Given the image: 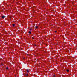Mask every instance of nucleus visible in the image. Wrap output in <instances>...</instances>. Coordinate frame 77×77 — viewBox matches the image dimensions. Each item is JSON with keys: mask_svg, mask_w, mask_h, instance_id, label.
Here are the masks:
<instances>
[{"mask_svg": "<svg viewBox=\"0 0 77 77\" xmlns=\"http://www.w3.org/2000/svg\"><path fill=\"white\" fill-rule=\"evenodd\" d=\"M29 34H32V32H31L29 31Z\"/></svg>", "mask_w": 77, "mask_h": 77, "instance_id": "3", "label": "nucleus"}, {"mask_svg": "<svg viewBox=\"0 0 77 77\" xmlns=\"http://www.w3.org/2000/svg\"><path fill=\"white\" fill-rule=\"evenodd\" d=\"M15 24H13V27H14V26H15Z\"/></svg>", "mask_w": 77, "mask_h": 77, "instance_id": "5", "label": "nucleus"}, {"mask_svg": "<svg viewBox=\"0 0 77 77\" xmlns=\"http://www.w3.org/2000/svg\"><path fill=\"white\" fill-rule=\"evenodd\" d=\"M57 32V31H55V32Z\"/></svg>", "mask_w": 77, "mask_h": 77, "instance_id": "12", "label": "nucleus"}, {"mask_svg": "<svg viewBox=\"0 0 77 77\" xmlns=\"http://www.w3.org/2000/svg\"><path fill=\"white\" fill-rule=\"evenodd\" d=\"M32 39H34V37H32Z\"/></svg>", "mask_w": 77, "mask_h": 77, "instance_id": "10", "label": "nucleus"}, {"mask_svg": "<svg viewBox=\"0 0 77 77\" xmlns=\"http://www.w3.org/2000/svg\"><path fill=\"white\" fill-rule=\"evenodd\" d=\"M25 75H26V76L28 75V74L27 73L26 74H25Z\"/></svg>", "mask_w": 77, "mask_h": 77, "instance_id": "6", "label": "nucleus"}, {"mask_svg": "<svg viewBox=\"0 0 77 77\" xmlns=\"http://www.w3.org/2000/svg\"><path fill=\"white\" fill-rule=\"evenodd\" d=\"M54 77L55 76V75H54Z\"/></svg>", "mask_w": 77, "mask_h": 77, "instance_id": "13", "label": "nucleus"}, {"mask_svg": "<svg viewBox=\"0 0 77 77\" xmlns=\"http://www.w3.org/2000/svg\"><path fill=\"white\" fill-rule=\"evenodd\" d=\"M32 30V29H30V30Z\"/></svg>", "mask_w": 77, "mask_h": 77, "instance_id": "14", "label": "nucleus"}, {"mask_svg": "<svg viewBox=\"0 0 77 77\" xmlns=\"http://www.w3.org/2000/svg\"><path fill=\"white\" fill-rule=\"evenodd\" d=\"M5 16H2V18H3V19H4V18H5Z\"/></svg>", "mask_w": 77, "mask_h": 77, "instance_id": "1", "label": "nucleus"}, {"mask_svg": "<svg viewBox=\"0 0 77 77\" xmlns=\"http://www.w3.org/2000/svg\"><path fill=\"white\" fill-rule=\"evenodd\" d=\"M26 71L28 73H29V69H27Z\"/></svg>", "mask_w": 77, "mask_h": 77, "instance_id": "2", "label": "nucleus"}, {"mask_svg": "<svg viewBox=\"0 0 77 77\" xmlns=\"http://www.w3.org/2000/svg\"><path fill=\"white\" fill-rule=\"evenodd\" d=\"M67 72H69V70L67 69Z\"/></svg>", "mask_w": 77, "mask_h": 77, "instance_id": "7", "label": "nucleus"}, {"mask_svg": "<svg viewBox=\"0 0 77 77\" xmlns=\"http://www.w3.org/2000/svg\"><path fill=\"white\" fill-rule=\"evenodd\" d=\"M10 19H11V17H10Z\"/></svg>", "mask_w": 77, "mask_h": 77, "instance_id": "11", "label": "nucleus"}, {"mask_svg": "<svg viewBox=\"0 0 77 77\" xmlns=\"http://www.w3.org/2000/svg\"><path fill=\"white\" fill-rule=\"evenodd\" d=\"M35 28L37 29H38V26H35Z\"/></svg>", "mask_w": 77, "mask_h": 77, "instance_id": "4", "label": "nucleus"}, {"mask_svg": "<svg viewBox=\"0 0 77 77\" xmlns=\"http://www.w3.org/2000/svg\"><path fill=\"white\" fill-rule=\"evenodd\" d=\"M3 64L2 63V64H1V65H2V66H3Z\"/></svg>", "mask_w": 77, "mask_h": 77, "instance_id": "8", "label": "nucleus"}, {"mask_svg": "<svg viewBox=\"0 0 77 77\" xmlns=\"http://www.w3.org/2000/svg\"><path fill=\"white\" fill-rule=\"evenodd\" d=\"M6 69H8V67H6Z\"/></svg>", "mask_w": 77, "mask_h": 77, "instance_id": "9", "label": "nucleus"}]
</instances>
